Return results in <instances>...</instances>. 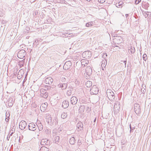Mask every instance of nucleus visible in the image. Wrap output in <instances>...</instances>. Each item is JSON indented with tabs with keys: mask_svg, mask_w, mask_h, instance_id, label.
Masks as SVG:
<instances>
[{
	"mask_svg": "<svg viewBox=\"0 0 151 151\" xmlns=\"http://www.w3.org/2000/svg\"><path fill=\"white\" fill-rule=\"evenodd\" d=\"M27 125V124L26 122L24 121H21L19 123V128L22 130H23L25 128Z\"/></svg>",
	"mask_w": 151,
	"mask_h": 151,
	"instance_id": "11",
	"label": "nucleus"
},
{
	"mask_svg": "<svg viewBox=\"0 0 151 151\" xmlns=\"http://www.w3.org/2000/svg\"><path fill=\"white\" fill-rule=\"evenodd\" d=\"M143 59L144 60L146 61L147 59V55L146 54H144L143 56Z\"/></svg>",
	"mask_w": 151,
	"mask_h": 151,
	"instance_id": "36",
	"label": "nucleus"
},
{
	"mask_svg": "<svg viewBox=\"0 0 151 151\" xmlns=\"http://www.w3.org/2000/svg\"><path fill=\"white\" fill-rule=\"evenodd\" d=\"M15 99L14 97H10L8 99V104L9 106H12L14 102Z\"/></svg>",
	"mask_w": 151,
	"mask_h": 151,
	"instance_id": "14",
	"label": "nucleus"
},
{
	"mask_svg": "<svg viewBox=\"0 0 151 151\" xmlns=\"http://www.w3.org/2000/svg\"><path fill=\"white\" fill-rule=\"evenodd\" d=\"M88 60H82L81 61V64L82 65H84V63L88 64Z\"/></svg>",
	"mask_w": 151,
	"mask_h": 151,
	"instance_id": "30",
	"label": "nucleus"
},
{
	"mask_svg": "<svg viewBox=\"0 0 151 151\" xmlns=\"http://www.w3.org/2000/svg\"><path fill=\"white\" fill-rule=\"evenodd\" d=\"M87 1H91V0H86Z\"/></svg>",
	"mask_w": 151,
	"mask_h": 151,
	"instance_id": "58",
	"label": "nucleus"
},
{
	"mask_svg": "<svg viewBox=\"0 0 151 151\" xmlns=\"http://www.w3.org/2000/svg\"><path fill=\"white\" fill-rule=\"evenodd\" d=\"M15 127L14 128V127H13L12 128H11V130H10V132H12V133H14L15 132Z\"/></svg>",
	"mask_w": 151,
	"mask_h": 151,
	"instance_id": "39",
	"label": "nucleus"
},
{
	"mask_svg": "<svg viewBox=\"0 0 151 151\" xmlns=\"http://www.w3.org/2000/svg\"><path fill=\"white\" fill-rule=\"evenodd\" d=\"M123 1H120L118 3H116V6L118 8H122L123 6Z\"/></svg>",
	"mask_w": 151,
	"mask_h": 151,
	"instance_id": "25",
	"label": "nucleus"
},
{
	"mask_svg": "<svg viewBox=\"0 0 151 151\" xmlns=\"http://www.w3.org/2000/svg\"><path fill=\"white\" fill-rule=\"evenodd\" d=\"M93 23L92 22L87 23L86 24V26L87 27H90L93 25Z\"/></svg>",
	"mask_w": 151,
	"mask_h": 151,
	"instance_id": "32",
	"label": "nucleus"
},
{
	"mask_svg": "<svg viewBox=\"0 0 151 151\" xmlns=\"http://www.w3.org/2000/svg\"><path fill=\"white\" fill-rule=\"evenodd\" d=\"M5 120L6 122H9V119H7V118H6Z\"/></svg>",
	"mask_w": 151,
	"mask_h": 151,
	"instance_id": "46",
	"label": "nucleus"
},
{
	"mask_svg": "<svg viewBox=\"0 0 151 151\" xmlns=\"http://www.w3.org/2000/svg\"><path fill=\"white\" fill-rule=\"evenodd\" d=\"M38 41L37 40H35V42L33 43V45L37 46L38 44Z\"/></svg>",
	"mask_w": 151,
	"mask_h": 151,
	"instance_id": "35",
	"label": "nucleus"
},
{
	"mask_svg": "<svg viewBox=\"0 0 151 151\" xmlns=\"http://www.w3.org/2000/svg\"><path fill=\"white\" fill-rule=\"evenodd\" d=\"M129 127H130V129H131V127H131V124L129 125Z\"/></svg>",
	"mask_w": 151,
	"mask_h": 151,
	"instance_id": "56",
	"label": "nucleus"
},
{
	"mask_svg": "<svg viewBox=\"0 0 151 151\" xmlns=\"http://www.w3.org/2000/svg\"><path fill=\"white\" fill-rule=\"evenodd\" d=\"M26 55V52L24 50H20L17 54V57L19 58L22 59L25 57Z\"/></svg>",
	"mask_w": 151,
	"mask_h": 151,
	"instance_id": "6",
	"label": "nucleus"
},
{
	"mask_svg": "<svg viewBox=\"0 0 151 151\" xmlns=\"http://www.w3.org/2000/svg\"><path fill=\"white\" fill-rule=\"evenodd\" d=\"M50 141L47 139H43L41 140L40 144L42 145H49L50 144Z\"/></svg>",
	"mask_w": 151,
	"mask_h": 151,
	"instance_id": "13",
	"label": "nucleus"
},
{
	"mask_svg": "<svg viewBox=\"0 0 151 151\" xmlns=\"http://www.w3.org/2000/svg\"><path fill=\"white\" fill-rule=\"evenodd\" d=\"M47 104H46L45 103L42 104L40 107L41 109L42 107L46 108V106H47Z\"/></svg>",
	"mask_w": 151,
	"mask_h": 151,
	"instance_id": "38",
	"label": "nucleus"
},
{
	"mask_svg": "<svg viewBox=\"0 0 151 151\" xmlns=\"http://www.w3.org/2000/svg\"><path fill=\"white\" fill-rule=\"evenodd\" d=\"M68 89L67 92V94L68 96H70L72 93V91H73V88L72 87H70L68 88Z\"/></svg>",
	"mask_w": 151,
	"mask_h": 151,
	"instance_id": "20",
	"label": "nucleus"
},
{
	"mask_svg": "<svg viewBox=\"0 0 151 151\" xmlns=\"http://www.w3.org/2000/svg\"><path fill=\"white\" fill-rule=\"evenodd\" d=\"M86 85L87 87H90L91 86L92 83L90 81H87L86 82Z\"/></svg>",
	"mask_w": 151,
	"mask_h": 151,
	"instance_id": "27",
	"label": "nucleus"
},
{
	"mask_svg": "<svg viewBox=\"0 0 151 151\" xmlns=\"http://www.w3.org/2000/svg\"><path fill=\"white\" fill-rule=\"evenodd\" d=\"M53 81V78L51 77H49L46 78L45 82L47 85H50L52 84Z\"/></svg>",
	"mask_w": 151,
	"mask_h": 151,
	"instance_id": "10",
	"label": "nucleus"
},
{
	"mask_svg": "<svg viewBox=\"0 0 151 151\" xmlns=\"http://www.w3.org/2000/svg\"><path fill=\"white\" fill-rule=\"evenodd\" d=\"M69 106V102L67 101L64 100L62 103V106L64 109L67 108Z\"/></svg>",
	"mask_w": 151,
	"mask_h": 151,
	"instance_id": "21",
	"label": "nucleus"
},
{
	"mask_svg": "<svg viewBox=\"0 0 151 151\" xmlns=\"http://www.w3.org/2000/svg\"><path fill=\"white\" fill-rule=\"evenodd\" d=\"M75 138L74 137H72L70 139L69 142L70 144L73 145L75 143Z\"/></svg>",
	"mask_w": 151,
	"mask_h": 151,
	"instance_id": "26",
	"label": "nucleus"
},
{
	"mask_svg": "<svg viewBox=\"0 0 151 151\" xmlns=\"http://www.w3.org/2000/svg\"><path fill=\"white\" fill-rule=\"evenodd\" d=\"M106 93L107 96L109 100L111 101H113L115 97L114 93L109 89L107 90Z\"/></svg>",
	"mask_w": 151,
	"mask_h": 151,
	"instance_id": "1",
	"label": "nucleus"
},
{
	"mask_svg": "<svg viewBox=\"0 0 151 151\" xmlns=\"http://www.w3.org/2000/svg\"><path fill=\"white\" fill-rule=\"evenodd\" d=\"M63 35H62L63 37H68V35H70V34H68V33H66L65 34H63Z\"/></svg>",
	"mask_w": 151,
	"mask_h": 151,
	"instance_id": "37",
	"label": "nucleus"
},
{
	"mask_svg": "<svg viewBox=\"0 0 151 151\" xmlns=\"http://www.w3.org/2000/svg\"><path fill=\"white\" fill-rule=\"evenodd\" d=\"M58 124V119L57 118H55L52 120H51V122H50L49 124L51 126H53L57 125Z\"/></svg>",
	"mask_w": 151,
	"mask_h": 151,
	"instance_id": "19",
	"label": "nucleus"
},
{
	"mask_svg": "<svg viewBox=\"0 0 151 151\" xmlns=\"http://www.w3.org/2000/svg\"><path fill=\"white\" fill-rule=\"evenodd\" d=\"M120 103L119 101H116L115 102L114 106V113H117L119 111L120 109Z\"/></svg>",
	"mask_w": 151,
	"mask_h": 151,
	"instance_id": "2",
	"label": "nucleus"
},
{
	"mask_svg": "<svg viewBox=\"0 0 151 151\" xmlns=\"http://www.w3.org/2000/svg\"><path fill=\"white\" fill-rule=\"evenodd\" d=\"M106 64H105V63H102L101 65V67L102 68V70H104V68H105V67L106 66Z\"/></svg>",
	"mask_w": 151,
	"mask_h": 151,
	"instance_id": "34",
	"label": "nucleus"
},
{
	"mask_svg": "<svg viewBox=\"0 0 151 151\" xmlns=\"http://www.w3.org/2000/svg\"><path fill=\"white\" fill-rule=\"evenodd\" d=\"M1 16V15H0V17Z\"/></svg>",
	"mask_w": 151,
	"mask_h": 151,
	"instance_id": "61",
	"label": "nucleus"
},
{
	"mask_svg": "<svg viewBox=\"0 0 151 151\" xmlns=\"http://www.w3.org/2000/svg\"><path fill=\"white\" fill-rule=\"evenodd\" d=\"M113 42L115 44L121 43L123 41L122 38L120 36H114Z\"/></svg>",
	"mask_w": 151,
	"mask_h": 151,
	"instance_id": "4",
	"label": "nucleus"
},
{
	"mask_svg": "<svg viewBox=\"0 0 151 151\" xmlns=\"http://www.w3.org/2000/svg\"><path fill=\"white\" fill-rule=\"evenodd\" d=\"M49 149L45 146L41 147L40 149V151H49Z\"/></svg>",
	"mask_w": 151,
	"mask_h": 151,
	"instance_id": "28",
	"label": "nucleus"
},
{
	"mask_svg": "<svg viewBox=\"0 0 151 151\" xmlns=\"http://www.w3.org/2000/svg\"><path fill=\"white\" fill-rule=\"evenodd\" d=\"M124 63L125 67H126V64L127 63V60H125L123 61Z\"/></svg>",
	"mask_w": 151,
	"mask_h": 151,
	"instance_id": "47",
	"label": "nucleus"
},
{
	"mask_svg": "<svg viewBox=\"0 0 151 151\" xmlns=\"http://www.w3.org/2000/svg\"><path fill=\"white\" fill-rule=\"evenodd\" d=\"M78 131H80L83 129V124L81 122H79L77 124Z\"/></svg>",
	"mask_w": 151,
	"mask_h": 151,
	"instance_id": "23",
	"label": "nucleus"
},
{
	"mask_svg": "<svg viewBox=\"0 0 151 151\" xmlns=\"http://www.w3.org/2000/svg\"><path fill=\"white\" fill-rule=\"evenodd\" d=\"M60 140V137L58 136H56L54 138V142H55V143H57V142H58Z\"/></svg>",
	"mask_w": 151,
	"mask_h": 151,
	"instance_id": "31",
	"label": "nucleus"
},
{
	"mask_svg": "<svg viewBox=\"0 0 151 151\" xmlns=\"http://www.w3.org/2000/svg\"><path fill=\"white\" fill-rule=\"evenodd\" d=\"M96 121V118L94 120V121H93L94 122H95Z\"/></svg>",
	"mask_w": 151,
	"mask_h": 151,
	"instance_id": "54",
	"label": "nucleus"
},
{
	"mask_svg": "<svg viewBox=\"0 0 151 151\" xmlns=\"http://www.w3.org/2000/svg\"><path fill=\"white\" fill-rule=\"evenodd\" d=\"M66 124H67L66 123H63V126H65Z\"/></svg>",
	"mask_w": 151,
	"mask_h": 151,
	"instance_id": "55",
	"label": "nucleus"
},
{
	"mask_svg": "<svg viewBox=\"0 0 151 151\" xmlns=\"http://www.w3.org/2000/svg\"><path fill=\"white\" fill-rule=\"evenodd\" d=\"M99 90L96 85H93L90 90L91 93V94H96L98 93Z\"/></svg>",
	"mask_w": 151,
	"mask_h": 151,
	"instance_id": "5",
	"label": "nucleus"
},
{
	"mask_svg": "<svg viewBox=\"0 0 151 151\" xmlns=\"http://www.w3.org/2000/svg\"><path fill=\"white\" fill-rule=\"evenodd\" d=\"M71 65V63L70 61L66 62L63 66V68L65 70L68 69Z\"/></svg>",
	"mask_w": 151,
	"mask_h": 151,
	"instance_id": "15",
	"label": "nucleus"
},
{
	"mask_svg": "<svg viewBox=\"0 0 151 151\" xmlns=\"http://www.w3.org/2000/svg\"><path fill=\"white\" fill-rule=\"evenodd\" d=\"M128 16H129V14H126V17H127Z\"/></svg>",
	"mask_w": 151,
	"mask_h": 151,
	"instance_id": "53",
	"label": "nucleus"
},
{
	"mask_svg": "<svg viewBox=\"0 0 151 151\" xmlns=\"http://www.w3.org/2000/svg\"><path fill=\"white\" fill-rule=\"evenodd\" d=\"M86 73L88 75L87 78H90L89 76L92 73V70L90 66H87L85 69Z\"/></svg>",
	"mask_w": 151,
	"mask_h": 151,
	"instance_id": "9",
	"label": "nucleus"
},
{
	"mask_svg": "<svg viewBox=\"0 0 151 151\" xmlns=\"http://www.w3.org/2000/svg\"><path fill=\"white\" fill-rule=\"evenodd\" d=\"M78 145L79 146L81 145L80 140H78Z\"/></svg>",
	"mask_w": 151,
	"mask_h": 151,
	"instance_id": "45",
	"label": "nucleus"
},
{
	"mask_svg": "<svg viewBox=\"0 0 151 151\" xmlns=\"http://www.w3.org/2000/svg\"><path fill=\"white\" fill-rule=\"evenodd\" d=\"M24 63V62L23 60L19 62L18 65L20 66V67H22L23 66Z\"/></svg>",
	"mask_w": 151,
	"mask_h": 151,
	"instance_id": "33",
	"label": "nucleus"
},
{
	"mask_svg": "<svg viewBox=\"0 0 151 151\" xmlns=\"http://www.w3.org/2000/svg\"><path fill=\"white\" fill-rule=\"evenodd\" d=\"M10 116V113L9 111H6V116L9 117Z\"/></svg>",
	"mask_w": 151,
	"mask_h": 151,
	"instance_id": "40",
	"label": "nucleus"
},
{
	"mask_svg": "<svg viewBox=\"0 0 151 151\" xmlns=\"http://www.w3.org/2000/svg\"><path fill=\"white\" fill-rule=\"evenodd\" d=\"M135 52L134 47L132 46L130 47L129 49V54H132L134 53Z\"/></svg>",
	"mask_w": 151,
	"mask_h": 151,
	"instance_id": "24",
	"label": "nucleus"
},
{
	"mask_svg": "<svg viewBox=\"0 0 151 151\" xmlns=\"http://www.w3.org/2000/svg\"><path fill=\"white\" fill-rule=\"evenodd\" d=\"M66 79L65 78L62 77L61 78V81L62 82H65Z\"/></svg>",
	"mask_w": 151,
	"mask_h": 151,
	"instance_id": "42",
	"label": "nucleus"
},
{
	"mask_svg": "<svg viewBox=\"0 0 151 151\" xmlns=\"http://www.w3.org/2000/svg\"><path fill=\"white\" fill-rule=\"evenodd\" d=\"M10 137H9H9H8V136L7 137V139L8 140H9V139L10 138Z\"/></svg>",
	"mask_w": 151,
	"mask_h": 151,
	"instance_id": "52",
	"label": "nucleus"
},
{
	"mask_svg": "<svg viewBox=\"0 0 151 151\" xmlns=\"http://www.w3.org/2000/svg\"><path fill=\"white\" fill-rule=\"evenodd\" d=\"M40 96L46 99L48 96V93L45 89H42L40 90Z\"/></svg>",
	"mask_w": 151,
	"mask_h": 151,
	"instance_id": "7",
	"label": "nucleus"
},
{
	"mask_svg": "<svg viewBox=\"0 0 151 151\" xmlns=\"http://www.w3.org/2000/svg\"><path fill=\"white\" fill-rule=\"evenodd\" d=\"M45 117L46 122L49 124L50 122H51L52 119L51 115L49 114H47L46 115Z\"/></svg>",
	"mask_w": 151,
	"mask_h": 151,
	"instance_id": "22",
	"label": "nucleus"
},
{
	"mask_svg": "<svg viewBox=\"0 0 151 151\" xmlns=\"http://www.w3.org/2000/svg\"><path fill=\"white\" fill-rule=\"evenodd\" d=\"M91 56V52L90 51H86L82 54V56L86 59H89Z\"/></svg>",
	"mask_w": 151,
	"mask_h": 151,
	"instance_id": "8",
	"label": "nucleus"
},
{
	"mask_svg": "<svg viewBox=\"0 0 151 151\" xmlns=\"http://www.w3.org/2000/svg\"><path fill=\"white\" fill-rule=\"evenodd\" d=\"M105 54H106V56H107V55L106 53Z\"/></svg>",
	"mask_w": 151,
	"mask_h": 151,
	"instance_id": "60",
	"label": "nucleus"
},
{
	"mask_svg": "<svg viewBox=\"0 0 151 151\" xmlns=\"http://www.w3.org/2000/svg\"><path fill=\"white\" fill-rule=\"evenodd\" d=\"M6 118H7V119H9V117H7L6 116Z\"/></svg>",
	"mask_w": 151,
	"mask_h": 151,
	"instance_id": "59",
	"label": "nucleus"
},
{
	"mask_svg": "<svg viewBox=\"0 0 151 151\" xmlns=\"http://www.w3.org/2000/svg\"><path fill=\"white\" fill-rule=\"evenodd\" d=\"M140 106L139 104H134V110L136 114L139 115L141 112V109Z\"/></svg>",
	"mask_w": 151,
	"mask_h": 151,
	"instance_id": "3",
	"label": "nucleus"
},
{
	"mask_svg": "<svg viewBox=\"0 0 151 151\" xmlns=\"http://www.w3.org/2000/svg\"><path fill=\"white\" fill-rule=\"evenodd\" d=\"M28 128L29 130L35 131L37 127L33 123H31L29 124Z\"/></svg>",
	"mask_w": 151,
	"mask_h": 151,
	"instance_id": "12",
	"label": "nucleus"
},
{
	"mask_svg": "<svg viewBox=\"0 0 151 151\" xmlns=\"http://www.w3.org/2000/svg\"><path fill=\"white\" fill-rule=\"evenodd\" d=\"M135 129L134 127H131V129L130 130V132H133V130Z\"/></svg>",
	"mask_w": 151,
	"mask_h": 151,
	"instance_id": "44",
	"label": "nucleus"
},
{
	"mask_svg": "<svg viewBox=\"0 0 151 151\" xmlns=\"http://www.w3.org/2000/svg\"><path fill=\"white\" fill-rule=\"evenodd\" d=\"M141 1V0H135V3L136 4H138Z\"/></svg>",
	"mask_w": 151,
	"mask_h": 151,
	"instance_id": "41",
	"label": "nucleus"
},
{
	"mask_svg": "<svg viewBox=\"0 0 151 151\" xmlns=\"http://www.w3.org/2000/svg\"><path fill=\"white\" fill-rule=\"evenodd\" d=\"M2 23L3 24H4L5 23V21L3 20L2 22Z\"/></svg>",
	"mask_w": 151,
	"mask_h": 151,
	"instance_id": "50",
	"label": "nucleus"
},
{
	"mask_svg": "<svg viewBox=\"0 0 151 151\" xmlns=\"http://www.w3.org/2000/svg\"><path fill=\"white\" fill-rule=\"evenodd\" d=\"M84 75H85V76H86V78H87V79H88L89 78H87V77H88V75H86L85 73L84 74Z\"/></svg>",
	"mask_w": 151,
	"mask_h": 151,
	"instance_id": "48",
	"label": "nucleus"
},
{
	"mask_svg": "<svg viewBox=\"0 0 151 151\" xmlns=\"http://www.w3.org/2000/svg\"><path fill=\"white\" fill-rule=\"evenodd\" d=\"M67 113L64 112H63L61 115V117L62 118L64 119L67 117Z\"/></svg>",
	"mask_w": 151,
	"mask_h": 151,
	"instance_id": "29",
	"label": "nucleus"
},
{
	"mask_svg": "<svg viewBox=\"0 0 151 151\" xmlns=\"http://www.w3.org/2000/svg\"><path fill=\"white\" fill-rule=\"evenodd\" d=\"M116 34H112V36L113 37H114V36H116Z\"/></svg>",
	"mask_w": 151,
	"mask_h": 151,
	"instance_id": "49",
	"label": "nucleus"
},
{
	"mask_svg": "<svg viewBox=\"0 0 151 151\" xmlns=\"http://www.w3.org/2000/svg\"><path fill=\"white\" fill-rule=\"evenodd\" d=\"M99 2L100 3H103L105 2L106 0H98Z\"/></svg>",
	"mask_w": 151,
	"mask_h": 151,
	"instance_id": "43",
	"label": "nucleus"
},
{
	"mask_svg": "<svg viewBox=\"0 0 151 151\" xmlns=\"http://www.w3.org/2000/svg\"><path fill=\"white\" fill-rule=\"evenodd\" d=\"M67 84L65 83H60L58 85V87L61 88L62 90L65 89L67 87Z\"/></svg>",
	"mask_w": 151,
	"mask_h": 151,
	"instance_id": "16",
	"label": "nucleus"
},
{
	"mask_svg": "<svg viewBox=\"0 0 151 151\" xmlns=\"http://www.w3.org/2000/svg\"><path fill=\"white\" fill-rule=\"evenodd\" d=\"M36 125L39 131H41L43 129V126L40 121L37 120Z\"/></svg>",
	"mask_w": 151,
	"mask_h": 151,
	"instance_id": "18",
	"label": "nucleus"
},
{
	"mask_svg": "<svg viewBox=\"0 0 151 151\" xmlns=\"http://www.w3.org/2000/svg\"><path fill=\"white\" fill-rule=\"evenodd\" d=\"M78 101L77 98L75 96H73L70 99V102L73 105H75Z\"/></svg>",
	"mask_w": 151,
	"mask_h": 151,
	"instance_id": "17",
	"label": "nucleus"
},
{
	"mask_svg": "<svg viewBox=\"0 0 151 151\" xmlns=\"http://www.w3.org/2000/svg\"><path fill=\"white\" fill-rule=\"evenodd\" d=\"M11 132V134H10V135H9V137H10V136H12V134L14 133L12 132Z\"/></svg>",
	"mask_w": 151,
	"mask_h": 151,
	"instance_id": "51",
	"label": "nucleus"
},
{
	"mask_svg": "<svg viewBox=\"0 0 151 151\" xmlns=\"http://www.w3.org/2000/svg\"><path fill=\"white\" fill-rule=\"evenodd\" d=\"M47 86H48V88H47V89H49V88H51V87H50V86H48L47 85Z\"/></svg>",
	"mask_w": 151,
	"mask_h": 151,
	"instance_id": "57",
	"label": "nucleus"
}]
</instances>
